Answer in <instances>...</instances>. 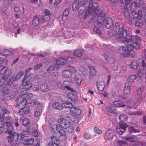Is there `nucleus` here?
I'll return each instance as SVG.
<instances>
[{
  "label": "nucleus",
  "instance_id": "nucleus-44",
  "mask_svg": "<svg viewBox=\"0 0 146 146\" xmlns=\"http://www.w3.org/2000/svg\"><path fill=\"white\" fill-rule=\"evenodd\" d=\"M33 90L34 91H38L39 90L38 87V82H36L34 83L33 86Z\"/></svg>",
  "mask_w": 146,
  "mask_h": 146
},
{
  "label": "nucleus",
  "instance_id": "nucleus-3",
  "mask_svg": "<svg viewBox=\"0 0 146 146\" xmlns=\"http://www.w3.org/2000/svg\"><path fill=\"white\" fill-rule=\"evenodd\" d=\"M129 45L127 47H120L119 48V53L120 54L123 55L125 57H128L131 56L133 57L135 55L134 52L131 51L133 48L136 49H138L139 48V44L137 43L134 42L133 45H136V46H133L131 42L130 43L129 42Z\"/></svg>",
  "mask_w": 146,
  "mask_h": 146
},
{
  "label": "nucleus",
  "instance_id": "nucleus-49",
  "mask_svg": "<svg viewBox=\"0 0 146 146\" xmlns=\"http://www.w3.org/2000/svg\"><path fill=\"white\" fill-rule=\"evenodd\" d=\"M134 146H146V144L143 142L137 141L133 144Z\"/></svg>",
  "mask_w": 146,
  "mask_h": 146
},
{
  "label": "nucleus",
  "instance_id": "nucleus-34",
  "mask_svg": "<svg viewBox=\"0 0 146 146\" xmlns=\"http://www.w3.org/2000/svg\"><path fill=\"white\" fill-rule=\"evenodd\" d=\"M93 14V13H92L91 10L88 8L85 12L83 17L84 19H86L90 15H92Z\"/></svg>",
  "mask_w": 146,
  "mask_h": 146
},
{
  "label": "nucleus",
  "instance_id": "nucleus-14",
  "mask_svg": "<svg viewBox=\"0 0 146 146\" xmlns=\"http://www.w3.org/2000/svg\"><path fill=\"white\" fill-rule=\"evenodd\" d=\"M73 79H69V80H68L64 81V89L65 88L71 91H73V89L70 86L71 85L73 84Z\"/></svg>",
  "mask_w": 146,
  "mask_h": 146
},
{
  "label": "nucleus",
  "instance_id": "nucleus-47",
  "mask_svg": "<svg viewBox=\"0 0 146 146\" xmlns=\"http://www.w3.org/2000/svg\"><path fill=\"white\" fill-rule=\"evenodd\" d=\"M4 118L3 115L0 114V128L2 127L4 125Z\"/></svg>",
  "mask_w": 146,
  "mask_h": 146
},
{
  "label": "nucleus",
  "instance_id": "nucleus-33",
  "mask_svg": "<svg viewBox=\"0 0 146 146\" xmlns=\"http://www.w3.org/2000/svg\"><path fill=\"white\" fill-rule=\"evenodd\" d=\"M23 142V144L25 145H29L33 144L34 142V139H33L31 138L28 140L26 139L24 140Z\"/></svg>",
  "mask_w": 146,
  "mask_h": 146
},
{
  "label": "nucleus",
  "instance_id": "nucleus-64",
  "mask_svg": "<svg viewBox=\"0 0 146 146\" xmlns=\"http://www.w3.org/2000/svg\"><path fill=\"white\" fill-rule=\"evenodd\" d=\"M43 17L45 21H48L50 20V16L49 15H44Z\"/></svg>",
  "mask_w": 146,
  "mask_h": 146
},
{
  "label": "nucleus",
  "instance_id": "nucleus-8",
  "mask_svg": "<svg viewBox=\"0 0 146 146\" xmlns=\"http://www.w3.org/2000/svg\"><path fill=\"white\" fill-rule=\"evenodd\" d=\"M98 12L97 13L96 15H98L97 18V25L99 27H101L104 23L105 19V14L102 11H98Z\"/></svg>",
  "mask_w": 146,
  "mask_h": 146
},
{
  "label": "nucleus",
  "instance_id": "nucleus-61",
  "mask_svg": "<svg viewBox=\"0 0 146 146\" xmlns=\"http://www.w3.org/2000/svg\"><path fill=\"white\" fill-rule=\"evenodd\" d=\"M15 80L14 77H11L8 81V84L9 85H11L13 83L14 80Z\"/></svg>",
  "mask_w": 146,
  "mask_h": 146
},
{
  "label": "nucleus",
  "instance_id": "nucleus-58",
  "mask_svg": "<svg viewBox=\"0 0 146 146\" xmlns=\"http://www.w3.org/2000/svg\"><path fill=\"white\" fill-rule=\"evenodd\" d=\"M59 145L58 141H56L55 143L54 142L50 141L49 143V146H58Z\"/></svg>",
  "mask_w": 146,
  "mask_h": 146
},
{
  "label": "nucleus",
  "instance_id": "nucleus-25",
  "mask_svg": "<svg viewBox=\"0 0 146 146\" xmlns=\"http://www.w3.org/2000/svg\"><path fill=\"white\" fill-rule=\"evenodd\" d=\"M131 87L129 83H126L125 84L123 92L125 94H129L130 92Z\"/></svg>",
  "mask_w": 146,
  "mask_h": 146
},
{
  "label": "nucleus",
  "instance_id": "nucleus-39",
  "mask_svg": "<svg viewBox=\"0 0 146 146\" xmlns=\"http://www.w3.org/2000/svg\"><path fill=\"white\" fill-rule=\"evenodd\" d=\"M50 139L51 142H54L55 143L56 141L58 142V144L60 143V142L58 139V137L56 135L54 134L51 137Z\"/></svg>",
  "mask_w": 146,
  "mask_h": 146
},
{
  "label": "nucleus",
  "instance_id": "nucleus-20",
  "mask_svg": "<svg viewBox=\"0 0 146 146\" xmlns=\"http://www.w3.org/2000/svg\"><path fill=\"white\" fill-rule=\"evenodd\" d=\"M82 80V76L80 74H76L75 76V80L77 84L79 86L80 85Z\"/></svg>",
  "mask_w": 146,
  "mask_h": 146
},
{
  "label": "nucleus",
  "instance_id": "nucleus-57",
  "mask_svg": "<svg viewBox=\"0 0 146 146\" xmlns=\"http://www.w3.org/2000/svg\"><path fill=\"white\" fill-rule=\"evenodd\" d=\"M106 110L108 111L111 113H113L114 112L113 110L114 109H112V107L111 106H108L106 108Z\"/></svg>",
  "mask_w": 146,
  "mask_h": 146
},
{
  "label": "nucleus",
  "instance_id": "nucleus-30",
  "mask_svg": "<svg viewBox=\"0 0 146 146\" xmlns=\"http://www.w3.org/2000/svg\"><path fill=\"white\" fill-rule=\"evenodd\" d=\"M139 66L137 62L135 61L132 62L130 64V67L133 70H136Z\"/></svg>",
  "mask_w": 146,
  "mask_h": 146
},
{
  "label": "nucleus",
  "instance_id": "nucleus-21",
  "mask_svg": "<svg viewBox=\"0 0 146 146\" xmlns=\"http://www.w3.org/2000/svg\"><path fill=\"white\" fill-rule=\"evenodd\" d=\"M62 75L64 78H68L69 79H73L71 76L70 72L67 69L63 71L62 72Z\"/></svg>",
  "mask_w": 146,
  "mask_h": 146
},
{
  "label": "nucleus",
  "instance_id": "nucleus-27",
  "mask_svg": "<svg viewBox=\"0 0 146 146\" xmlns=\"http://www.w3.org/2000/svg\"><path fill=\"white\" fill-rule=\"evenodd\" d=\"M66 60L63 58H60L56 61V63L57 64L63 65L66 63Z\"/></svg>",
  "mask_w": 146,
  "mask_h": 146
},
{
  "label": "nucleus",
  "instance_id": "nucleus-41",
  "mask_svg": "<svg viewBox=\"0 0 146 146\" xmlns=\"http://www.w3.org/2000/svg\"><path fill=\"white\" fill-rule=\"evenodd\" d=\"M85 47L89 54H91L94 52V50L91 46L86 45Z\"/></svg>",
  "mask_w": 146,
  "mask_h": 146
},
{
  "label": "nucleus",
  "instance_id": "nucleus-62",
  "mask_svg": "<svg viewBox=\"0 0 146 146\" xmlns=\"http://www.w3.org/2000/svg\"><path fill=\"white\" fill-rule=\"evenodd\" d=\"M8 5H7L3 4L2 7V9L3 11H6L8 8Z\"/></svg>",
  "mask_w": 146,
  "mask_h": 146
},
{
  "label": "nucleus",
  "instance_id": "nucleus-54",
  "mask_svg": "<svg viewBox=\"0 0 146 146\" xmlns=\"http://www.w3.org/2000/svg\"><path fill=\"white\" fill-rule=\"evenodd\" d=\"M41 112V109L37 108L36 111L35 113V115L36 117H38L39 116Z\"/></svg>",
  "mask_w": 146,
  "mask_h": 146
},
{
  "label": "nucleus",
  "instance_id": "nucleus-5",
  "mask_svg": "<svg viewBox=\"0 0 146 146\" xmlns=\"http://www.w3.org/2000/svg\"><path fill=\"white\" fill-rule=\"evenodd\" d=\"M127 117L125 115L121 114L119 116V118L120 120L119 126L116 128L117 132L120 135H122L123 133L125 131V128L127 126V124L123 121Z\"/></svg>",
  "mask_w": 146,
  "mask_h": 146
},
{
  "label": "nucleus",
  "instance_id": "nucleus-36",
  "mask_svg": "<svg viewBox=\"0 0 146 146\" xmlns=\"http://www.w3.org/2000/svg\"><path fill=\"white\" fill-rule=\"evenodd\" d=\"M30 120L27 118H25L23 119L22 124L24 126L28 125L30 123Z\"/></svg>",
  "mask_w": 146,
  "mask_h": 146
},
{
  "label": "nucleus",
  "instance_id": "nucleus-23",
  "mask_svg": "<svg viewBox=\"0 0 146 146\" xmlns=\"http://www.w3.org/2000/svg\"><path fill=\"white\" fill-rule=\"evenodd\" d=\"M126 144L125 141L121 140L116 139L114 142L112 146H123Z\"/></svg>",
  "mask_w": 146,
  "mask_h": 146
},
{
  "label": "nucleus",
  "instance_id": "nucleus-10",
  "mask_svg": "<svg viewBox=\"0 0 146 146\" xmlns=\"http://www.w3.org/2000/svg\"><path fill=\"white\" fill-rule=\"evenodd\" d=\"M11 69L3 66H0V73L4 76H9L12 73Z\"/></svg>",
  "mask_w": 146,
  "mask_h": 146
},
{
  "label": "nucleus",
  "instance_id": "nucleus-59",
  "mask_svg": "<svg viewBox=\"0 0 146 146\" xmlns=\"http://www.w3.org/2000/svg\"><path fill=\"white\" fill-rule=\"evenodd\" d=\"M94 131L97 134H100L102 133V130L98 129L96 127H94Z\"/></svg>",
  "mask_w": 146,
  "mask_h": 146
},
{
  "label": "nucleus",
  "instance_id": "nucleus-50",
  "mask_svg": "<svg viewBox=\"0 0 146 146\" xmlns=\"http://www.w3.org/2000/svg\"><path fill=\"white\" fill-rule=\"evenodd\" d=\"M67 118L72 121H74V120L76 118V117L74 115H72L70 114L67 116Z\"/></svg>",
  "mask_w": 146,
  "mask_h": 146
},
{
  "label": "nucleus",
  "instance_id": "nucleus-38",
  "mask_svg": "<svg viewBox=\"0 0 146 146\" xmlns=\"http://www.w3.org/2000/svg\"><path fill=\"white\" fill-rule=\"evenodd\" d=\"M90 69V71L91 75L92 76H95L96 74V70L93 67H90L88 65Z\"/></svg>",
  "mask_w": 146,
  "mask_h": 146
},
{
  "label": "nucleus",
  "instance_id": "nucleus-60",
  "mask_svg": "<svg viewBox=\"0 0 146 146\" xmlns=\"http://www.w3.org/2000/svg\"><path fill=\"white\" fill-rule=\"evenodd\" d=\"M87 63L90 67L91 66V65L93 64L94 63V61L91 59L90 58H88L87 59Z\"/></svg>",
  "mask_w": 146,
  "mask_h": 146
},
{
  "label": "nucleus",
  "instance_id": "nucleus-45",
  "mask_svg": "<svg viewBox=\"0 0 146 146\" xmlns=\"http://www.w3.org/2000/svg\"><path fill=\"white\" fill-rule=\"evenodd\" d=\"M33 98V97L32 96L29 95V97H27L26 99V103L28 104L33 103L34 101Z\"/></svg>",
  "mask_w": 146,
  "mask_h": 146
},
{
  "label": "nucleus",
  "instance_id": "nucleus-7",
  "mask_svg": "<svg viewBox=\"0 0 146 146\" xmlns=\"http://www.w3.org/2000/svg\"><path fill=\"white\" fill-rule=\"evenodd\" d=\"M85 4L88 3L89 0H84ZM88 8L92 10L94 14H97V13L98 12V11H102L101 9L98 10V4L97 3L93 2V0H89V5L88 6Z\"/></svg>",
  "mask_w": 146,
  "mask_h": 146
},
{
  "label": "nucleus",
  "instance_id": "nucleus-29",
  "mask_svg": "<svg viewBox=\"0 0 146 146\" xmlns=\"http://www.w3.org/2000/svg\"><path fill=\"white\" fill-rule=\"evenodd\" d=\"M30 133L28 131H24L21 134V139L24 140L27 139L28 135H29Z\"/></svg>",
  "mask_w": 146,
  "mask_h": 146
},
{
  "label": "nucleus",
  "instance_id": "nucleus-9",
  "mask_svg": "<svg viewBox=\"0 0 146 146\" xmlns=\"http://www.w3.org/2000/svg\"><path fill=\"white\" fill-rule=\"evenodd\" d=\"M71 105L69 103L68 101H66L63 102L62 105L60 104L58 102H55L53 103L52 106L54 108L62 110V108H66L67 107H70Z\"/></svg>",
  "mask_w": 146,
  "mask_h": 146
},
{
  "label": "nucleus",
  "instance_id": "nucleus-42",
  "mask_svg": "<svg viewBox=\"0 0 146 146\" xmlns=\"http://www.w3.org/2000/svg\"><path fill=\"white\" fill-rule=\"evenodd\" d=\"M63 83L64 81L60 80L57 82L56 84L58 87L62 89H64Z\"/></svg>",
  "mask_w": 146,
  "mask_h": 146
},
{
  "label": "nucleus",
  "instance_id": "nucleus-63",
  "mask_svg": "<svg viewBox=\"0 0 146 146\" xmlns=\"http://www.w3.org/2000/svg\"><path fill=\"white\" fill-rule=\"evenodd\" d=\"M135 25L137 27H141L143 26V23H140L138 21H136L135 23Z\"/></svg>",
  "mask_w": 146,
  "mask_h": 146
},
{
  "label": "nucleus",
  "instance_id": "nucleus-55",
  "mask_svg": "<svg viewBox=\"0 0 146 146\" xmlns=\"http://www.w3.org/2000/svg\"><path fill=\"white\" fill-rule=\"evenodd\" d=\"M79 70L82 74H84L86 70V68L82 66H80L79 68Z\"/></svg>",
  "mask_w": 146,
  "mask_h": 146
},
{
  "label": "nucleus",
  "instance_id": "nucleus-52",
  "mask_svg": "<svg viewBox=\"0 0 146 146\" xmlns=\"http://www.w3.org/2000/svg\"><path fill=\"white\" fill-rule=\"evenodd\" d=\"M67 61L70 63H72L76 61L75 59L71 57H68L66 58Z\"/></svg>",
  "mask_w": 146,
  "mask_h": 146
},
{
  "label": "nucleus",
  "instance_id": "nucleus-46",
  "mask_svg": "<svg viewBox=\"0 0 146 146\" xmlns=\"http://www.w3.org/2000/svg\"><path fill=\"white\" fill-rule=\"evenodd\" d=\"M137 78V76L135 75L130 76L128 78L129 81L130 82H133Z\"/></svg>",
  "mask_w": 146,
  "mask_h": 146
},
{
  "label": "nucleus",
  "instance_id": "nucleus-51",
  "mask_svg": "<svg viewBox=\"0 0 146 146\" xmlns=\"http://www.w3.org/2000/svg\"><path fill=\"white\" fill-rule=\"evenodd\" d=\"M84 11L83 9H79L78 10V17L79 19L81 18L84 15Z\"/></svg>",
  "mask_w": 146,
  "mask_h": 146
},
{
  "label": "nucleus",
  "instance_id": "nucleus-35",
  "mask_svg": "<svg viewBox=\"0 0 146 146\" xmlns=\"http://www.w3.org/2000/svg\"><path fill=\"white\" fill-rule=\"evenodd\" d=\"M113 105L117 107H124L125 105L123 103L119 101H116L113 102Z\"/></svg>",
  "mask_w": 146,
  "mask_h": 146
},
{
  "label": "nucleus",
  "instance_id": "nucleus-4",
  "mask_svg": "<svg viewBox=\"0 0 146 146\" xmlns=\"http://www.w3.org/2000/svg\"><path fill=\"white\" fill-rule=\"evenodd\" d=\"M108 1H111L112 2H117L118 0H107ZM132 0H120V1L122 5H121L122 7H123V9H125L124 11V15L127 17L129 15L128 11L129 10L131 9H135L136 7L139 5V3L138 4L137 2H139V0L137 1L135 3L134 2H132L130 5L129 4V2Z\"/></svg>",
  "mask_w": 146,
  "mask_h": 146
},
{
  "label": "nucleus",
  "instance_id": "nucleus-56",
  "mask_svg": "<svg viewBox=\"0 0 146 146\" xmlns=\"http://www.w3.org/2000/svg\"><path fill=\"white\" fill-rule=\"evenodd\" d=\"M24 74V73L23 72H19L15 76V79H18L20 78Z\"/></svg>",
  "mask_w": 146,
  "mask_h": 146
},
{
  "label": "nucleus",
  "instance_id": "nucleus-16",
  "mask_svg": "<svg viewBox=\"0 0 146 146\" xmlns=\"http://www.w3.org/2000/svg\"><path fill=\"white\" fill-rule=\"evenodd\" d=\"M7 56L4 55L3 53H0V66H5L7 63Z\"/></svg>",
  "mask_w": 146,
  "mask_h": 146
},
{
  "label": "nucleus",
  "instance_id": "nucleus-32",
  "mask_svg": "<svg viewBox=\"0 0 146 146\" xmlns=\"http://www.w3.org/2000/svg\"><path fill=\"white\" fill-rule=\"evenodd\" d=\"M66 69L70 72L71 74H74L76 72V69L74 67L68 65L66 67Z\"/></svg>",
  "mask_w": 146,
  "mask_h": 146
},
{
  "label": "nucleus",
  "instance_id": "nucleus-40",
  "mask_svg": "<svg viewBox=\"0 0 146 146\" xmlns=\"http://www.w3.org/2000/svg\"><path fill=\"white\" fill-rule=\"evenodd\" d=\"M9 92V88L7 87H4L1 93L3 95H7Z\"/></svg>",
  "mask_w": 146,
  "mask_h": 146
},
{
  "label": "nucleus",
  "instance_id": "nucleus-19",
  "mask_svg": "<svg viewBox=\"0 0 146 146\" xmlns=\"http://www.w3.org/2000/svg\"><path fill=\"white\" fill-rule=\"evenodd\" d=\"M30 111V108L29 107H24L21 109L19 111V114L21 115L27 114Z\"/></svg>",
  "mask_w": 146,
  "mask_h": 146
},
{
  "label": "nucleus",
  "instance_id": "nucleus-15",
  "mask_svg": "<svg viewBox=\"0 0 146 146\" xmlns=\"http://www.w3.org/2000/svg\"><path fill=\"white\" fill-rule=\"evenodd\" d=\"M79 2L77 1H74L72 5V9L74 11H76L78 8L79 5H82L84 4H85L84 1L78 0Z\"/></svg>",
  "mask_w": 146,
  "mask_h": 146
},
{
  "label": "nucleus",
  "instance_id": "nucleus-13",
  "mask_svg": "<svg viewBox=\"0 0 146 146\" xmlns=\"http://www.w3.org/2000/svg\"><path fill=\"white\" fill-rule=\"evenodd\" d=\"M114 135V132L113 130L108 129L105 132L104 137L106 139L110 140L113 139Z\"/></svg>",
  "mask_w": 146,
  "mask_h": 146
},
{
  "label": "nucleus",
  "instance_id": "nucleus-1",
  "mask_svg": "<svg viewBox=\"0 0 146 146\" xmlns=\"http://www.w3.org/2000/svg\"><path fill=\"white\" fill-rule=\"evenodd\" d=\"M113 31L116 33L115 38L117 41L128 44L129 42L139 43L140 41L141 38L137 36L129 35L127 33V30H125L123 27L120 28L119 24L116 23L115 26L113 28Z\"/></svg>",
  "mask_w": 146,
  "mask_h": 146
},
{
  "label": "nucleus",
  "instance_id": "nucleus-6",
  "mask_svg": "<svg viewBox=\"0 0 146 146\" xmlns=\"http://www.w3.org/2000/svg\"><path fill=\"white\" fill-rule=\"evenodd\" d=\"M13 127H8L7 129V133L10 134L9 136H8L7 139L8 142L11 145L13 144V141H16L19 137V134L17 133H13H13Z\"/></svg>",
  "mask_w": 146,
  "mask_h": 146
},
{
  "label": "nucleus",
  "instance_id": "nucleus-17",
  "mask_svg": "<svg viewBox=\"0 0 146 146\" xmlns=\"http://www.w3.org/2000/svg\"><path fill=\"white\" fill-rule=\"evenodd\" d=\"M128 131L130 133H139L140 131L139 130V126L136 125L130 126L129 127Z\"/></svg>",
  "mask_w": 146,
  "mask_h": 146
},
{
  "label": "nucleus",
  "instance_id": "nucleus-53",
  "mask_svg": "<svg viewBox=\"0 0 146 146\" xmlns=\"http://www.w3.org/2000/svg\"><path fill=\"white\" fill-rule=\"evenodd\" d=\"M98 27H98L97 25V26H95L93 28V31L94 32H96V33L98 34V35H100L101 34V32Z\"/></svg>",
  "mask_w": 146,
  "mask_h": 146
},
{
  "label": "nucleus",
  "instance_id": "nucleus-12",
  "mask_svg": "<svg viewBox=\"0 0 146 146\" xmlns=\"http://www.w3.org/2000/svg\"><path fill=\"white\" fill-rule=\"evenodd\" d=\"M69 103L71 105L70 106V107H67L66 108H70V111L71 113L74 115H80L81 113V110L79 108L74 107L73 106H74V104H72L69 102Z\"/></svg>",
  "mask_w": 146,
  "mask_h": 146
},
{
  "label": "nucleus",
  "instance_id": "nucleus-22",
  "mask_svg": "<svg viewBox=\"0 0 146 146\" xmlns=\"http://www.w3.org/2000/svg\"><path fill=\"white\" fill-rule=\"evenodd\" d=\"M11 117L9 116H7L6 117V121L4 122V125L7 127H13L12 125V122L10 121Z\"/></svg>",
  "mask_w": 146,
  "mask_h": 146
},
{
  "label": "nucleus",
  "instance_id": "nucleus-28",
  "mask_svg": "<svg viewBox=\"0 0 146 146\" xmlns=\"http://www.w3.org/2000/svg\"><path fill=\"white\" fill-rule=\"evenodd\" d=\"M29 95L32 96V94L28 93H25L24 92H22L21 95L19 98H20L21 100L26 99L27 98L29 97Z\"/></svg>",
  "mask_w": 146,
  "mask_h": 146
},
{
  "label": "nucleus",
  "instance_id": "nucleus-48",
  "mask_svg": "<svg viewBox=\"0 0 146 146\" xmlns=\"http://www.w3.org/2000/svg\"><path fill=\"white\" fill-rule=\"evenodd\" d=\"M40 90L44 92H47L48 90V89L46 85L43 84L40 87Z\"/></svg>",
  "mask_w": 146,
  "mask_h": 146
},
{
  "label": "nucleus",
  "instance_id": "nucleus-24",
  "mask_svg": "<svg viewBox=\"0 0 146 146\" xmlns=\"http://www.w3.org/2000/svg\"><path fill=\"white\" fill-rule=\"evenodd\" d=\"M105 83L103 81H99L97 83L98 89L100 91H102L105 87Z\"/></svg>",
  "mask_w": 146,
  "mask_h": 146
},
{
  "label": "nucleus",
  "instance_id": "nucleus-31",
  "mask_svg": "<svg viewBox=\"0 0 146 146\" xmlns=\"http://www.w3.org/2000/svg\"><path fill=\"white\" fill-rule=\"evenodd\" d=\"M39 23V18L37 17V15L35 16L33 19L32 22V24L34 26H37L38 25Z\"/></svg>",
  "mask_w": 146,
  "mask_h": 146
},
{
  "label": "nucleus",
  "instance_id": "nucleus-11",
  "mask_svg": "<svg viewBox=\"0 0 146 146\" xmlns=\"http://www.w3.org/2000/svg\"><path fill=\"white\" fill-rule=\"evenodd\" d=\"M26 74L22 80V85L25 89H29L32 87V84L31 82H29L30 78L26 76Z\"/></svg>",
  "mask_w": 146,
  "mask_h": 146
},
{
  "label": "nucleus",
  "instance_id": "nucleus-37",
  "mask_svg": "<svg viewBox=\"0 0 146 146\" xmlns=\"http://www.w3.org/2000/svg\"><path fill=\"white\" fill-rule=\"evenodd\" d=\"M82 50H76L74 51V54L76 56L80 57L82 56Z\"/></svg>",
  "mask_w": 146,
  "mask_h": 146
},
{
  "label": "nucleus",
  "instance_id": "nucleus-26",
  "mask_svg": "<svg viewBox=\"0 0 146 146\" xmlns=\"http://www.w3.org/2000/svg\"><path fill=\"white\" fill-rule=\"evenodd\" d=\"M112 25V19L111 18H108L106 19V28L109 29Z\"/></svg>",
  "mask_w": 146,
  "mask_h": 146
},
{
  "label": "nucleus",
  "instance_id": "nucleus-18",
  "mask_svg": "<svg viewBox=\"0 0 146 146\" xmlns=\"http://www.w3.org/2000/svg\"><path fill=\"white\" fill-rule=\"evenodd\" d=\"M16 100L17 105L18 106L19 108H23V107L25 106L27 103L26 99L21 100V99H20V98H18Z\"/></svg>",
  "mask_w": 146,
  "mask_h": 146
},
{
  "label": "nucleus",
  "instance_id": "nucleus-2",
  "mask_svg": "<svg viewBox=\"0 0 146 146\" xmlns=\"http://www.w3.org/2000/svg\"><path fill=\"white\" fill-rule=\"evenodd\" d=\"M58 122L61 124V125L57 124L56 125L57 131L61 135L64 136L66 135V132L64 131L63 127L64 128H67L68 132H72L74 130L72 125L67 119L65 118H60L58 120Z\"/></svg>",
  "mask_w": 146,
  "mask_h": 146
},
{
  "label": "nucleus",
  "instance_id": "nucleus-43",
  "mask_svg": "<svg viewBox=\"0 0 146 146\" xmlns=\"http://www.w3.org/2000/svg\"><path fill=\"white\" fill-rule=\"evenodd\" d=\"M9 113V110H7L6 109H5L3 110H1V112H0V114L1 115L2 114L3 115V117L4 118H5L6 116H5V115L6 114L7 116H8V115Z\"/></svg>",
  "mask_w": 146,
  "mask_h": 146
}]
</instances>
